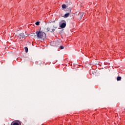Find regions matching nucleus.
I'll list each match as a JSON object with an SVG mask.
<instances>
[{
	"mask_svg": "<svg viewBox=\"0 0 125 125\" xmlns=\"http://www.w3.org/2000/svg\"><path fill=\"white\" fill-rule=\"evenodd\" d=\"M36 35L38 39H42L43 40L45 39L46 37V35L44 32L40 31L36 32Z\"/></svg>",
	"mask_w": 125,
	"mask_h": 125,
	"instance_id": "f257e3e1",
	"label": "nucleus"
},
{
	"mask_svg": "<svg viewBox=\"0 0 125 125\" xmlns=\"http://www.w3.org/2000/svg\"><path fill=\"white\" fill-rule=\"evenodd\" d=\"M19 37L20 39H24V38H27L28 37L27 34H25L24 33H21L19 34Z\"/></svg>",
	"mask_w": 125,
	"mask_h": 125,
	"instance_id": "f03ea898",
	"label": "nucleus"
},
{
	"mask_svg": "<svg viewBox=\"0 0 125 125\" xmlns=\"http://www.w3.org/2000/svg\"><path fill=\"white\" fill-rule=\"evenodd\" d=\"M63 21L64 22H62V23L61 24V25H60V27L61 28H65V27H66V21Z\"/></svg>",
	"mask_w": 125,
	"mask_h": 125,
	"instance_id": "7ed1b4c3",
	"label": "nucleus"
},
{
	"mask_svg": "<svg viewBox=\"0 0 125 125\" xmlns=\"http://www.w3.org/2000/svg\"><path fill=\"white\" fill-rule=\"evenodd\" d=\"M78 16L80 17V19L83 18V13H79L78 14Z\"/></svg>",
	"mask_w": 125,
	"mask_h": 125,
	"instance_id": "20e7f679",
	"label": "nucleus"
},
{
	"mask_svg": "<svg viewBox=\"0 0 125 125\" xmlns=\"http://www.w3.org/2000/svg\"><path fill=\"white\" fill-rule=\"evenodd\" d=\"M43 32H49V28H44V29L43 30Z\"/></svg>",
	"mask_w": 125,
	"mask_h": 125,
	"instance_id": "39448f33",
	"label": "nucleus"
},
{
	"mask_svg": "<svg viewBox=\"0 0 125 125\" xmlns=\"http://www.w3.org/2000/svg\"><path fill=\"white\" fill-rule=\"evenodd\" d=\"M70 15V13H67L66 14H65L64 15V16H63V17H64V18H67V17H69V16Z\"/></svg>",
	"mask_w": 125,
	"mask_h": 125,
	"instance_id": "423d86ee",
	"label": "nucleus"
},
{
	"mask_svg": "<svg viewBox=\"0 0 125 125\" xmlns=\"http://www.w3.org/2000/svg\"><path fill=\"white\" fill-rule=\"evenodd\" d=\"M67 5H71L72 4V2L69 0L67 1Z\"/></svg>",
	"mask_w": 125,
	"mask_h": 125,
	"instance_id": "0eeeda50",
	"label": "nucleus"
},
{
	"mask_svg": "<svg viewBox=\"0 0 125 125\" xmlns=\"http://www.w3.org/2000/svg\"><path fill=\"white\" fill-rule=\"evenodd\" d=\"M11 125H19V123L17 122H15V123H12Z\"/></svg>",
	"mask_w": 125,
	"mask_h": 125,
	"instance_id": "6e6552de",
	"label": "nucleus"
},
{
	"mask_svg": "<svg viewBox=\"0 0 125 125\" xmlns=\"http://www.w3.org/2000/svg\"><path fill=\"white\" fill-rule=\"evenodd\" d=\"M62 8L65 9V8H66L67 6L66 5V4H62Z\"/></svg>",
	"mask_w": 125,
	"mask_h": 125,
	"instance_id": "1a4fd4ad",
	"label": "nucleus"
},
{
	"mask_svg": "<svg viewBox=\"0 0 125 125\" xmlns=\"http://www.w3.org/2000/svg\"><path fill=\"white\" fill-rule=\"evenodd\" d=\"M24 49H25V52L27 53V52H28V47H24Z\"/></svg>",
	"mask_w": 125,
	"mask_h": 125,
	"instance_id": "9d476101",
	"label": "nucleus"
},
{
	"mask_svg": "<svg viewBox=\"0 0 125 125\" xmlns=\"http://www.w3.org/2000/svg\"><path fill=\"white\" fill-rule=\"evenodd\" d=\"M117 80L118 81H121V80H122V77H118L117 78Z\"/></svg>",
	"mask_w": 125,
	"mask_h": 125,
	"instance_id": "9b49d317",
	"label": "nucleus"
},
{
	"mask_svg": "<svg viewBox=\"0 0 125 125\" xmlns=\"http://www.w3.org/2000/svg\"><path fill=\"white\" fill-rule=\"evenodd\" d=\"M40 21H37L35 24L37 25V26H39V25H40Z\"/></svg>",
	"mask_w": 125,
	"mask_h": 125,
	"instance_id": "f8f14e48",
	"label": "nucleus"
},
{
	"mask_svg": "<svg viewBox=\"0 0 125 125\" xmlns=\"http://www.w3.org/2000/svg\"><path fill=\"white\" fill-rule=\"evenodd\" d=\"M60 49H64V46H60Z\"/></svg>",
	"mask_w": 125,
	"mask_h": 125,
	"instance_id": "ddd939ff",
	"label": "nucleus"
},
{
	"mask_svg": "<svg viewBox=\"0 0 125 125\" xmlns=\"http://www.w3.org/2000/svg\"><path fill=\"white\" fill-rule=\"evenodd\" d=\"M71 10H71V8H68V11H69V12H71Z\"/></svg>",
	"mask_w": 125,
	"mask_h": 125,
	"instance_id": "4468645a",
	"label": "nucleus"
},
{
	"mask_svg": "<svg viewBox=\"0 0 125 125\" xmlns=\"http://www.w3.org/2000/svg\"><path fill=\"white\" fill-rule=\"evenodd\" d=\"M52 32H54V31H55V28L52 29Z\"/></svg>",
	"mask_w": 125,
	"mask_h": 125,
	"instance_id": "2eb2a0df",
	"label": "nucleus"
},
{
	"mask_svg": "<svg viewBox=\"0 0 125 125\" xmlns=\"http://www.w3.org/2000/svg\"><path fill=\"white\" fill-rule=\"evenodd\" d=\"M54 29H57V26L54 27Z\"/></svg>",
	"mask_w": 125,
	"mask_h": 125,
	"instance_id": "dca6fc26",
	"label": "nucleus"
}]
</instances>
